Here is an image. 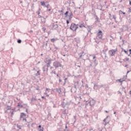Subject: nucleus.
Returning <instances> with one entry per match:
<instances>
[{"mask_svg": "<svg viewBox=\"0 0 131 131\" xmlns=\"http://www.w3.org/2000/svg\"><path fill=\"white\" fill-rule=\"evenodd\" d=\"M89 104L90 106H91V107H94V106L96 105V101L95 100V99L92 98L91 99H90L89 100L86 101L85 106H88Z\"/></svg>", "mask_w": 131, "mask_h": 131, "instance_id": "f257e3e1", "label": "nucleus"}, {"mask_svg": "<svg viewBox=\"0 0 131 131\" xmlns=\"http://www.w3.org/2000/svg\"><path fill=\"white\" fill-rule=\"evenodd\" d=\"M61 106L62 108H64V109H68V108H69V106H70V102H67L65 103L64 101H62L61 102Z\"/></svg>", "mask_w": 131, "mask_h": 131, "instance_id": "f03ea898", "label": "nucleus"}, {"mask_svg": "<svg viewBox=\"0 0 131 131\" xmlns=\"http://www.w3.org/2000/svg\"><path fill=\"white\" fill-rule=\"evenodd\" d=\"M53 66L55 67V69H57V68H58V67H62V68H63V66L62 64H61L60 62L57 61L53 62Z\"/></svg>", "mask_w": 131, "mask_h": 131, "instance_id": "7ed1b4c3", "label": "nucleus"}, {"mask_svg": "<svg viewBox=\"0 0 131 131\" xmlns=\"http://www.w3.org/2000/svg\"><path fill=\"white\" fill-rule=\"evenodd\" d=\"M97 37H98L99 39H102L104 40V39H103V32L101 30H99L97 34Z\"/></svg>", "mask_w": 131, "mask_h": 131, "instance_id": "20e7f679", "label": "nucleus"}, {"mask_svg": "<svg viewBox=\"0 0 131 131\" xmlns=\"http://www.w3.org/2000/svg\"><path fill=\"white\" fill-rule=\"evenodd\" d=\"M116 52H117V48L116 49H112L108 51V54L110 55V57H113L115 55Z\"/></svg>", "mask_w": 131, "mask_h": 131, "instance_id": "39448f33", "label": "nucleus"}, {"mask_svg": "<svg viewBox=\"0 0 131 131\" xmlns=\"http://www.w3.org/2000/svg\"><path fill=\"white\" fill-rule=\"evenodd\" d=\"M86 55V53H84V52L82 51L79 54V59H82L84 61H85V59L84 58V56Z\"/></svg>", "mask_w": 131, "mask_h": 131, "instance_id": "423d86ee", "label": "nucleus"}, {"mask_svg": "<svg viewBox=\"0 0 131 131\" xmlns=\"http://www.w3.org/2000/svg\"><path fill=\"white\" fill-rule=\"evenodd\" d=\"M76 26V24L72 23L70 27V29L72 30V31H75V27Z\"/></svg>", "mask_w": 131, "mask_h": 131, "instance_id": "0eeeda50", "label": "nucleus"}, {"mask_svg": "<svg viewBox=\"0 0 131 131\" xmlns=\"http://www.w3.org/2000/svg\"><path fill=\"white\" fill-rule=\"evenodd\" d=\"M58 27H59V26L58 25V24L55 25V24L53 23L52 30H56V29H57V28H58Z\"/></svg>", "mask_w": 131, "mask_h": 131, "instance_id": "6e6552de", "label": "nucleus"}, {"mask_svg": "<svg viewBox=\"0 0 131 131\" xmlns=\"http://www.w3.org/2000/svg\"><path fill=\"white\" fill-rule=\"evenodd\" d=\"M7 88L9 90H13V88H14V84L12 83H9L7 84Z\"/></svg>", "mask_w": 131, "mask_h": 131, "instance_id": "1a4fd4ad", "label": "nucleus"}, {"mask_svg": "<svg viewBox=\"0 0 131 131\" xmlns=\"http://www.w3.org/2000/svg\"><path fill=\"white\" fill-rule=\"evenodd\" d=\"M48 4H49V2H45V1L40 2L41 6H42V7H43L44 8L45 7H46V5H47Z\"/></svg>", "mask_w": 131, "mask_h": 131, "instance_id": "9d476101", "label": "nucleus"}, {"mask_svg": "<svg viewBox=\"0 0 131 131\" xmlns=\"http://www.w3.org/2000/svg\"><path fill=\"white\" fill-rule=\"evenodd\" d=\"M74 40L76 41V43H80V38L78 37L74 38Z\"/></svg>", "mask_w": 131, "mask_h": 131, "instance_id": "9b49d317", "label": "nucleus"}, {"mask_svg": "<svg viewBox=\"0 0 131 131\" xmlns=\"http://www.w3.org/2000/svg\"><path fill=\"white\" fill-rule=\"evenodd\" d=\"M121 32H124V31H126V25H123L121 29Z\"/></svg>", "mask_w": 131, "mask_h": 131, "instance_id": "f8f14e48", "label": "nucleus"}, {"mask_svg": "<svg viewBox=\"0 0 131 131\" xmlns=\"http://www.w3.org/2000/svg\"><path fill=\"white\" fill-rule=\"evenodd\" d=\"M47 18H48V16H46V17H45L43 16L41 18V21L42 22V23H43V24H46V20H47Z\"/></svg>", "mask_w": 131, "mask_h": 131, "instance_id": "ddd939ff", "label": "nucleus"}, {"mask_svg": "<svg viewBox=\"0 0 131 131\" xmlns=\"http://www.w3.org/2000/svg\"><path fill=\"white\" fill-rule=\"evenodd\" d=\"M55 91H56V93H58V94H61V93H62V90H61V88L55 89Z\"/></svg>", "mask_w": 131, "mask_h": 131, "instance_id": "4468645a", "label": "nucleus"}, {"mask_svg": "<svg viewBox=\"0 0 131 131\" xmlns=\"http://www.w3.org/2000/svg\"><path fill=\"white\" fill-rule=\"evenodd\" d=\"M23 116L26 117V114H25L24 113H21L20 115V118H19L20 120H22V118H23Z\"/></svg>", "mask_w": 131, "mask_h": 131, "instance_id": "2eb2a0df", "label": "nucleus"}, {"mask_svg": "<svg viewBox=\"0 0 131 131\" xmlns=\"http://www.w3.org/2000/svg\"><path fill=\"white\" fill-rule=\"evenodd\" d=\"M116 82H120L121 85H122V83L123 82V81H125V80H122V79L120 78L119 79L116 80Z\"/></svg>", "mask_w": 131, "mask_h": 131, "instance_id": "dca6fc26", "label": "nucleus"}, {"mask_svg": "<svg viewBox=\"0 0 131 131\" xmlns=\"http://www.w3.org/2000/svg\"><path fill=\"white\" fill-rule=\"evenodd\" d=\"M107 51H108V48L106 49H104V50H102V52L104 54V55H105V58H107V54H106V52H107Z\"/></svg>", "mask_w": 131, "mask_h": 131, "instance_id": "f3484780", "label": "nucleus"}, {"mask_svg": "<svg viewBox=\"0 0 131 131\" xmlns=\"http://www.w3.org/2000/svg\"><path fill=\"white\" fill-rule=\"evenodd\" d=\"M48 67H47L46 65H45L43 68H42V69H43V72H45V71H49V68H48Z\"/></svg>", "mask_w": 131, "mask_h": 131, "instance_id": "a211bd4d", "label": "nucleus"}, {"mask_svg": "<svg viewBox=\"0 0 131 131\" xmlns=\"http://www.w3.org/2000/svg\"><path fill=\"white\" fill-rule=\"evenodd\" d=\"M38 130L39 131H43L45 130V128L43 127H41V125H39L38 126Z\"/></svg>", "mask_w": 131, "mask_h": 131, "instance_id": "6ab92c4d", "label": "nucleus"}, {"mask_svg": "<svg viewBox=\"0 0 131 131\" xmlns=\"http://www.w3.org/2000/svg\"><path fill=\"white\" fill-rule=\"evenodd\" d=\"M93 64H94V67H97L98 64V60H97L96 59H95L94 61H93Z\"/></svg>", "mask_w": 131, "mask_h": 131, "instance_id": "aec40b11", "label": "nucleus"}, {"mask_svg": "<svg viewBox=\"0 0 131 131\" xmlns=\"http://www.w3.org/2000/svg\"><path fill=\"white\" fill-rule=\"evenodd\" d=\"M94 73H95V74H98V73L100 72V70L96 69V67H94Z\"/></svg>", "mask_w": 131, "mask_h": 131, "instance_id": "412c9836", "label": "nucleus"}, {"mask_svg": "<svg viewBox=\"0 0 131 131\" xmlns=\"http://www.w3.org/2000/svg\"><path fill=\"white\" fill-rule=\"evenodd\" d=\"M86 29H87V30H92V29H93V26H89L88 25L87 26L85 27Z\"/></svg>", "mask_w": 131, "mask_h": 131, "instance_id": "4be33fe9", "label": "nucleus"}, {"mask_svg": "<svg viewBox=\"0 0 131 131\" xmlns=\"http://www.w3.org/2000/svg\"><path fill=\"white\" fill-rule=\"evenodd\" d=\"M51 118H52V114L51 113H49L47 115V119L48 120H51Z\"/></svg>", "mask_w": 131, "mask_h": 131, "instance_id": "5701e85b", "label": "nucleus"}, {"mask_svg": "<svg viewBox=\"0 0 131 131\" xmlns=\"http://www.w3.org/2000/svg\"><path fill=\"white\" fill-rule=\"evenodd\" d=\"M46 63H47V64L48 65H51L52 63V59L51 58L48 59V60H47V61L46 62Z\"/></svg>", "mask_w": 131, "mask_h": 131, "instance_id": "b1692460", "label": "nucleus"}, {"mask_svg": "<svg viewBox=\"0 0 131 131\" xmlns=\"http://www.w3.org/2000/svg\"><path fill=\"white\" fill-rule=\"evenodd\" d=\"M23 108L24 109H28L29 108V106H28L27 103H24Z\"/></svg>", "mask_w": 131, "mask_h": 131, "instance_id": "393cba45", "label": "nucleus"}, {"mask_svg": "<svg viewBox=\"0 0 131 131\" xmlns=\"http://www.w3.org/2000/svg\"><path fill=\"white\" fill-rule=\"evenodd\" d=\"M23 106H24V104H21V103L18 102V103H17V106H16V108H18V107L19 108H23Z\"/></svg>", "mask_w": 131, "mask_h": 131, "instance_id": "a878e982", "label": "nucleus"}, {"mask_svg": "<svg viewBox=\"0 0 131 131\" xmlns=\"http://www.w3.org/2000/svg\"><path fill=\"white\" fill-rule=\"evenodd\" d=\"M103 88L105 91H107V89H109V85L107 84H104Z\"/></svg>", "mask_w": 131, "mask_h": 131, "instance_id": "bb28decb", "label": "nucleus"}, {"mask_svg": "<svg viewBox=\"0 0 131 131\" xmlns=\"http://www.w3.org/2000/svg\"><path fill=\"white\" fill-rule=\"evenodd\" d=\"M93 89L94 90H98V89H99V85L95 83L93 86Z\"/></svg>", "mask_w": 131, "mask_h": 131, "instance_id": "cd10ccee", "label": "nucleus"}, {"mask_svg": "<svg viewBox=\"0 0 131 131\" xmlns=\"http://www.w3.org/2000/svg\"><path fill=\"white\" fill-rule=\"evenodd\" d=\"M74 85H76V86H79V81H74Z\"/></svg>", "mask_w": 131, "mask_h": 131, "instance_id": "c85d7f7f", "label": "nucleus"}, {"mask_svg": "<svg viewBox=\"0 0 131 131\" xmlns=\"http://www.w3.org/2000/svg\"><path fill=\"white\" fill-rule=\"evenodd\" d=\"M95 39V42H96V43L99 44V43L100 42V41H101L100 40H99V39H98V38H94Z\"/></svg>", "mask_w": 131, "mask_h": 131, "instance_id": "c756f323", "label": "nucleus"}, {"mask_svg": "<svg viewBox=\"0 0 131 131\" xmlns=\"http://www.w3.org/2000/svg\"><path fill=\"white\" fill-rule=\"evenodd\" d=\"M110 117V116H107L106 118L104 119L103 120V122H105V124H108L109 123V122H106V120H107V118Z\"/></svg>", "mask_w": 131, "mask_h": 131, "instance_id": "7c9ffc66", "label": "nucleus"}, {"mask_svg": "<svg viewBox=\"0 0 131 131\" xmlns=\"http://www.w3.org/2000/svg\"><path fill=\"white\" fill-rule=\"evenodd\" d=\"M79 28H85L86 26L84 25H82L81 24H80V25H79Z\"/></svg>", "mask_w": 131, "mask_h": 131, "instance_id": "2f4dec72", "label": "nucleus"}, {"mask_svg": "<svg viewBox=\"0 0 131 131\" xmlns=\"http://www.w3.org/2000/svg\"><path fill=\"white\" fill-rule=\"evenodd\" d=\"M17 108V107L14 108H12L11 110L12 111V112H16L17 111H18V110H20L19 108L17 109V110H16V108Z\"/></svg>", "mask_w": 131, "mask_h": 131, "instance_id": "473e14b6", "label": "nucleus"}, {"mask_svg": "<svg viewBox=\"0 0 131 131\" xmlns=\"http://www.w3.org/2000/svg\"><path fill=\"white\" fill-rule=\"evenodd\" d=\"M122 51L123 52H124L125 53V54H126V55H128V52L127 51L125 50V49H122Z\"/></svg>", "mask_w": 131, "mask_h": 131, "instance_id": "72a5a7b5", "label": "nucleus"}, {"mask_svg": "<svg viewBox=\"0 0 131 131\" xmlns=\"http://www.w3.org/2000/svg\"><path fill=\"white\" fill-rule=\"evenodd\" d=\"M69 13V11H67L66 13H64V15L66 16V18H67L68 17V14Z\"/></svg>", "mask_w": 131, "mask_h": 131, "instance_id": "f704fd0d", "label": "nucleus"}, {"mask_svg": "<svg viewBox=\"0 0 131 131\" xmlns=\"http://www.w3.org/2000/svg\"><path fill=\"white\" fill-rule=\"evenodd\" d=\"M50 7H51V5H50V4H49V3H47V4L45 6V7L44 8H47V9H49V8H50Z\"/></svg>", "mask_w": 131, "mask_h": 131, "instance_id": "c9c22d12", "label": "nucleus"}, {"mask_svg": "<svg viewBox=\"0 0 131 131\" xmlns=\"http://www.w3.org/2000/svg\"><path fill=\"white\" fill-rule=\"evenodd\" d=\"M78 26H79V25L78 24H76V27L75 28V31H76V30H77V29H78Z\"/></svg>", "mask_w": 131, "mask_h": 131, "instance_id": "e433bc0d", "label": "nucleus"}, {"mask_svg": "<svg viewBox=\"0 0 131 131\" xmlns=\"http://www.w3.org/2000/svg\"><path fill=\"white\" fill-rule=\"evenodd\" d=\"M62 114H64V115H67V113H66V108H64V110L62 111Z\"/></svg>", "mask_w": 131, "mask_h": 131, "instance_id": "4c0bfd02", "label": "nucleus"}, {"mask_svg": "<svg viewBox=\"0 0 131 131\" xmlns=\"http://www.w3.org/2000/svg\"><path fill=\"white\" fill-rule=\"evenodd\" d=\"M17 43H21L22 42V40L21 39H18L17 40Z\"/></svg>", "mask_w": 131, "mask_h": 131, "instance_id": "58836bf2", "label": "nucleus"}, {"mask_svg": "<svg viewBox=\"0 0 131 131\" xmlns=\"http://www.w3.org/2000/svg\"><path fill=\"white\" fill-rule=\"evenodd\" d=\"M31 102H33V101H36V98L35 97H32L31 99Z\"/></svg>", "mask_w": 131, "mask_h": 131, "instance_id": "ea45409f", "label": "nucleus"}, {"mask_svg": "<svg viewBox=\"0 0 131 131\" xmlns=\"http://www.w3.org/2000/svg\"><path fill=\"white\" fill-rule=\"evenodd\" d=\"M113 19H114V20H115V22L117 23V21H116V15H113Z\"/></svg>", "mask_w": 131, "mask_h": 131, "instance_id": "a19ab883", "label": "nucleus"}, {"mask_svg": "<svg viewBox=\"0 0 131 131\" xmlns=\"http://www.w3.org/2000/svg\"><path fill=\"white\" fill-rule=\"evenodd\" d=\"M67 79H68V78H64V83H63V85H64L65 84H66V82H67L66 80H67Z\"/></svg>", "mask_w": 131, "mask_h": 131, "instance_id": "79ce46f5", "label": "nucleus"}, {"mask_svg": "<svg viewBox=\"0 0 131 131\" xmlns=\"http://www.w3.org/2000/svg\"><path fill=\"white\" fill-rule=\"evenodd\" d=\"M58 12H59V13H62V14H63V13L64 12V9L62 8L60 10H58Z\"/></svg>", "mask_w": 131, "mask_h": 131, "instance_id": "37998d69", "label": "nucleus"}, {"mask_svg": "<svg viewBox=\"0 0 131 131\" xmlns=\"http://www.w3.org/2000/svg\"><path fill=\"white\" fill-rule=\"evenodd\" d=\"M51 42H55V41H56L55 38L51 39Z\"/></svg>", "mask_w": 131, "mask_h": 131, "instance_id": "c03bdc74", "label": "nucleus"}, {"mask_svg": "<svg viewBox=\"0 0 131 131\" xmlns=\"http://www.w3.org/2000/svg\"><path fill=\"white\" fill-rule=\"evenodd\" d=\"M96 19L97 22H98V23H100V22H101V20H99L98 17H97V18H96Z\"/></svg>", "mask_w": 131, "mask_h": 131, "instance_id": "a18cd8bd", "label": "nucleus"}, {"mask_svg": "<svg viewBox=\"0 0 131 131\" xmlns=\"http://www.w3.org/2000/svg\"><path fill=\"white\" fill-rule=\"evenodd\" d=\"M88 67H89V68H90V67H93V62H91L90 64L88 66Z\"/></svg>", "mask_w": 131, "mask_h": 131, "instance_id": "49530a36", "label": "nucleus"}, {"mask_svg": "<svg viewBox=\"0 0 131 131\" xmlns=\"http://www.w3.org/2000/svg\"><path fill=\"white\" fill-rule=\"evenodd\" d=\"M92 16H94L95 17L97 15V14L96 13V11L94 10V13L92 14Z\"/></svg>", "mask_w": 131, "mask_h": 131, "instance_id": "de8ad7c7", "label": "nucleus"}, {"mask_svg": "<svg viewBox=\"0 0 131 131\" xmlns=\"http://www.w3.org/2000/svg\"><path fill=\"white\" fill-rule=\"evenodd\" d=\"M65 128L63 131H67V128H68V126H67V124H66Z\"/></svg>", "mask_w": 131, "mask_h": 131, "instance_id": "09e8293b", "label": "nucleus"}, {"mask_svg": "<svg viewBox=\"0 0 131 131\" xmlns=\"http://www.w3.org/2000/svg\"><path fill=\"white\" fill-rule=\"evenodd\" d=\"M7 110H11V107L10 105H8L6 107Z\"/></svg>", "mask_w": 131, "mask_h": 131, "instance_id": "8fccbe9b", "label": "nucleus"}, {"mask_svg": "<svg viewBox=\"0 0 131 131\" xmlns=\"http://www.w3.org/2000/svg\"><path fill=\"white\" fill-rule=\"evenodd\" d=\"M67 4H69V5L71 4V0H68V1H67Z\"/></svg>", "mask_w": 131, "mask_h": 131, "instance_id": "3c124183", "label": "nucleus"}, {"mask_svg": "<svg viewBox=\"0 0 131 131\" xmlns=\"http://www.w3.org/2000/svg\"><path fill=\"white\" fill-rule=\"evenodd\" d=\"M109 18L110 20H112V15H111V13H109Z\"/></svg>", "mask_w": 131, "mask_h": 131, "instance_id": "603ef678", "label": "nucleus"}, {"mask_svg": "<svg viewBox=\"0 0 131 131\" xmlns=\"http://www.w3.org/2000/svg\"><path fill=\"white\" fill-rule=\"evenodd\" d=\"M129 72H130V71H127L126 74L125 75V78H127V74L129 73Z\"/></svg>", "mask_w": 131, "mask_h": 131, "instance_id": "864d4df0", "label": "nucleus"}, {"mask_svg": "<svg viewBox=\"0 0 131 131\" xmlns=\"http://www.w3.org/2000/svg\"><path fill=\"white\" fill-rule=\"evenodd\" d=\"M25 121V122H27V119H26V118H23V121Z\"/></svg>", "mask_w": 131, "mask_h": 131, "instance_id": "5fc2aeb1", "label": "nucleus"}, {"mask_svg": "<svg viewBox=\"0 0 131 131\" xmlns=\"http://www.w3.org/2000/svg\"><path fill=\"white\" fill-rule=\"evenodd\" d=\"M72 19V16L69 15V20L70 21H71Z\"/></svg>", "mask_w": 131, "mask_h": 131, "instance_id": "6e6d98bb", "label": "nucleus"}, {"mask_svg": "<svg viewBox=\"0 0 131 131\" xmlns=\"http://www.w3.org/2000/svg\"><path fill=\"white\" fill-rule=\"evenodd\" d=\"M17 127L18 128V129H21V125L17 124Z\"/></svg>", "mask_w": 131, "mask_h": 131, "instance_id": "4d7b16f0", "label": "nucleus"}, {"mask_svg": "<svg viewBox=\"0 0 131 131\" xmlns=\"http://www.w3.org/2000/svg\"><path fill=\"white\" fill-rule=\"evenodd\" d=\"M46 29H47L46 28V27H43V28H42V30H43V32H46Z\"/></svg>", "mask_w": 131, "mask_h": 131, "instance_id": "13d9d810", "label": "nucleus"}, {"mask_svg": "<svg viewBox=\"0 0 131 131\" xmlns=\"http://www.w3.org/2000/svg\"><path fill=\"white\" fill-rule=\"evenodd\" d=\"M52 53H55V52H57V50L55 49V48L54 49L52 50Z\"/></svg>", "mask_w": 131, "mask_h": 131, "instance_id": "bf43d9fd", "label": "nucleus"}, {"mask_svg": "<svg viewBox=\"0 0 131 131\" xmlns=\"http://www.w3.org/2000/svg\"><path fill=\"white\" fill-rule=\"evenodd\" d=\"M92 31V30H88V32L86 33L87 35H89V33H91V31Z\"/></svg>", "mask_w": 131, "mask_h": 131, "instance_id": "052dcab7", "label": "nucleus"}, {"mask_svg": "<svg viewBox=\"0 0 131 131\" xmlns=\"http://www.w3.org/2000/svg\"><path fill=\"white\" fill-rule=\"evenodd\" d=\"M71 76V74L70 73L68 72V74L67 75V77H70Z\"/></svg>", "mask_w": 131, "mask_h": 131, "instance_id": "680f3d73", "label": "nucleus"}, {"mask_svg": "<svg viewBox=\"0 0 131 131\" xmlns=\"http://www.w3.org/2000/svg\"><path fill=\"white\" fill-rule=\"evenodd\" d=\"M93 60H95L96 59V55L95 54L93 55Z\"/></svg>", "mask_w": 131, "mask_h": 131, "instance_id": "e2e57ef3", "label": "nucleus"}, {"mask_svg": "<svg viewBox=\"0 0 131 131\" xmlns=\"http://www.w3.org/2000/svg\"><path fill=\"white\" fill-rule=\"evenodd\" d=\"M70 21L69 19H67V20H66V23H67V25H68V24H69V23H70V21Z\"/></svg>", "mask_w": 131, "mask_h": 131, "instance_id": "0e129e2a", "label": "nucleus"}, {"mask_svg": "<svg viewBox=\"0 0 131 131\" xmlns=\"http://www.w3.org/2000/svg\"><path fill=\"white\" fill-rule=\"evenodd\" d=\"M123 12L122 10H119V14H122Z\"/></svg>", "mask_w": 131, "mask_h": 131, "instance_id": "69168bd1", "label": "nucleus"}, {"mask_svg": "<svg viewBox=\"0 0 131 131\" xmlns=\"http://www.w3.org/2000/svg\"><path fill=\"white\" fill-rule=\"evenodd\" d=\"M13 115H14V112H12L11 113V117H13Z\"/></svg>", "mask_w": 131, "mask_h": 131, "instance_id": "338daca9", "label": "nucleus"}, {"mask_svg": "<svg viewBox=\"0 0 131 131\" xmlns=\"http://www.w3.org/2000/svg\"><path fill=\"white\" fill-rule=\"evenodd\" d=\"M128 21L129 24H131V18H129V19H128Z\"/></svg>", "mask_w": 131, "mask_h": 131, "instance_id": "774afa93", "label": "nucleus"}]
</instances>
